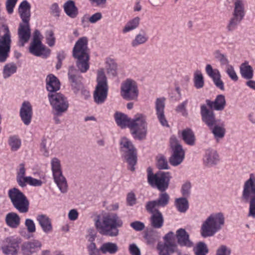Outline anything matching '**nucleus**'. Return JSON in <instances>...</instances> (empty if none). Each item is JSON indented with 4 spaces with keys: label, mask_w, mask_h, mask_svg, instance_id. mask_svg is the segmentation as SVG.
<instances>
[{
    "label": "nucleus",
    "mask_w": 255,
    "mask_h": 255,
    "mask_svg": "<svg viewBox=\"0 0 255 255\" xmlns=\"http://www.w3.org/2000/svg\"><path fill=\"white\" fill-rule=\"evenodd\" d=\"M51 164L55 183L62 193H66L68 185L61 171L60 160L57 158H53L51 160Z\"/></svg>",
    "instance_id": "nucleus-11"
},
{
    "label": "nucleus",
    "mask_w": 255,
    "mask_h": 255,
    "mask_svg": "<svg viewBox=\"0 0 255 255\" xmlns=\"http://www.w3.org/2000/svg\"><path fill=\"white\" fill-rule=\"evenodd\" d=\"M231 250L225 245L221 246L217 250L216 255H230Z\"/></svg>",
    "instance_id": "nucleus-56"
},
{
    "label": "nucleus",
    "mask_w": 255,
    "mask_h": 255,
    "mask_svg": "<svg viewBox=\"0 0 255 255\" xmlns=\"http://www.w3.org/2000/svg\"><path fill=\"white\" fill-rule=\"evenodd\" d=\"M46 89L50 93H56L60 88L59 80L54 75H48L46 79Z\"/></svg>",
    "instance_id": "nucleus-30"
},
{
    "label": "nucleus",
    "mask_w": 255,
    "mask_h": 255,
    "mask_svg": "<svg viewBox=\"0 0 255 255\" xmlns=\"http://www.w3.org/2000/svg\"><path fill=\"white\" fill-rule=\"evenodd\" d=\"M164 243H158L157 245V250L159 255H170L171 254L177 252V246L174 241V234L169 232L164 237Z\"/></svg>",
    "instance_id": "nucleus-14"
},
{
    "label": "nucleus",
    "mask_w": 255,
    "mask_h": 255,
    "mask_svg": "<svg viewBox=\"0 0 255 255\" xmlns=\"http://www.w3.org/2000/svg\"><path fill=\"white\" fill-rule=\"evenodd\" d=\"M170 147L172 151L169 158L170 164L174 166L180 164L185 157V152L177 138L172 136L170 139Z\"/></svg>",
    "instance_id": "nucleus-13"
},
{
    "label": "nucleus",
    "mask_w": 255,
    "mask_h": 255,
    "mask_svg": "<svg viewBox=\"0 0 255 255\" xmlns=\"http://www.w3.org/2000/svg\"><path fill=\"white\" fill-rule=\"evenodd\" d=\"M19 249V243L16 239L9 240L6 245L1 247L2 253L6 255H16Z\"/></svg>",
    "instance_id": "nucleus-29"
},
{
    "label": "nucleus",
    "mask_w": 255,
    "mask_h": 255,
    "mask_svg": "<svg viewBox=\"0 0 255 255\" xmlns=\"http://www.w3.org/2000/svg\"><path fill=\"white\" fill-rule=\"evenodd\" d=\"M138 95V90L135 81L128 79L121 86V96L126 100H135Z\"/></svg>",
    "instance_id": "nucleus-12"
},
{
    "label": "nucleus",
    "mask_w": 255,
    "mask_h": 255,
    "mask_svg": "<svg viewBox=\"0 0 255 255\" xmlns=\"http://www.w3.org/2000/svg\"><path fill=\"white\" fill-rule=\"evenodd\" d=\"M93 221L97 231L101 235L116 237L119 235L118 228L123 226V221L116 213L96 214Z\"/></svg>",
    "instance_id": "nucleus-1"
},
{
    "label": "nucleus",
    "mask_w": 255,
    "mask_h": 255,
    "mask_svg": "<svg viewBox=\"0 0 255 255\" xmlns=\"http://www.w3.org/2000/svg\"><path fill=\"white\" fill-rule=\"evenodd\" d=\"M130 227L136 231H141L144 228V224L140 221H134L130 223Z\"/></svg>",
    "instance_id": "nucleus-58"
},
{
    "label": "nucleus",
    "mask_w": 255,
    "mask_h": 255,
    "mask_svg": "<svg viewBox=\"0 0 255 255\" xmlns=\"http://www.w3.org/2000/svg\"><path fill=\"white\" fill-rule=\"evenodd\" d=\"M169 196L166 193H162L159 194L158 198L155 200L148 201L145 205V209L148 212H152L154 209L159 207H164L169 203Z\"/></svg>",
    "instance_id": "nucleus-16"
},
{
    "label": "nucleus",
    "mask_w": 255,
    "mask_h": 255,
    "mask_svg": "<svg viewBox=\"0 0 255 255\" xmlns=\"http://www.w3.org/2000/svg\"><path fill=\"white\" fill-rule=\"evenodd\" d=\"M87 43V38L81 37L76 42L73 49V56L77 59L76 66L82 73H85L89 69Z\"/></svg>",
    "instance_id": "nucleus-2"
},
{
    "label": "nucleus",
    "mask_w": 255,
    "mask_h": 255,
    "mask_svg": "<svg viewBox=\"0 0 255 255\" xmlns=\"http://www.w3.org/2000/svg\"><path fill=\"white\" fill-rule=\"evenodd\" d=\"M140 18L137 16L129 20L123 27L122 31L124 33H128L135 29L138 27Z\"/></svg>",
    "instance_id": "nucleus-41"
},
{
    "label": "nucleus",
    "mask_w": 255,
    "mask_h": 255,
    "mask_svg": "<svg viewBox=\"0 0 255 255\" xmlns=\"http://www.w3.org/2000/svg\"><path fill=\"white\" fill-rule=\"evenodd\" d=\"M196 255H206L208 250L206 244L203 242H199L194 249Z\"/></svg>",
    "instance_id": "nucleus-51"
},
{
    "label": "nucleus",
    "mask_w": 255,
    "mask_h": 255,
    "mask_svg": "<svg viewBox=\"0 0 255 255\" xmlns=\"http://www.w3.org/2000/svg\"><path fill=\"white\" fill-rule=\"evenodd\" d=\"M31 30L29 23H20L18 29L19 46L23 47L24 44L29 40Z\"/></svg>",
    "instance_id": "nucleus-20"
},
{
    "label": "nucleus",
    "mask_w": 255,
    "mask_h": 255,
    "mask_svg": "<svg viewBox=\"0 0 255 255\" xmlns=\"http://www.w3.org/2000/svg\"><path fill=\"white\" fill-rule=\"evenodd\" d=\"M191 184L189 182L185 183L182 187V193L184 196L187 197L190 193Z\"/></svg>",
    "instance_id": "nucleus-64"
},
{
    "label": "nucleus",
    "mask_w": 255,
    "mask_h": 255,
    "mask_svg": "<svg viewBox=\"0 0 255 255\" xmlns=\"http://www.w3.org/2000/svg\"><path fill=\"white\" fill-rule=\"evenodd\" d=\"M18 12L23 21L22 23H29L30 17V5L26 0H23L20 4Z\"/></svg>",
    "instance_id": "nucleus-28"
},
{
    "label": "nucleus",
    "mask_w": 255,
    "mask_h": 255,
    "mask_svg": "<svg viewBox=\"0 0 255 255\" xmlns=\"http://www.w3.org/2000/svg\"><path fill=\"white\" fill-rule=\"evenodd\" d=\"M225 217L221 212L211 214L203 222L201 234L204 238L213 236L221 230L225 224Z\"/></svg>",
    "instance_id": "nucleus-3"
},
{
    "label": "nucleus",
    "mask_w": 255,
    "mask_h": 255,
    "mask_svg": "<svg viewBox=\"0 0 255 255\" xmlns=\"http://www.w3.org/2000/svg\"><path fill=\"white\" fill-rule=\"evenodd\" d=\"M97 85L94 93V99L97 104H101L106 100L108 91L107 79L104 69L97 71Z\"/></svg>",
    "instance_id": "nucleus-6"
},
{
    "label": "nucleus",
    "mask_w": 255,
    "mask_h": 255,
    "mask_svg": "<svg viewBox=\"0 0 255 255\" xmlns=\"http://www.w3.org/2000/svg\"><path fill=\"white\" fill-rule=\"evenodd\" d=\"M246 13L245 4L243 1L237 0L234 3L233 16L243 20Z\"/></svg>",
    "instance_id": "nucleus-35"
},
{
    "label": "nucleus",
    "mask_w": 255,
    "mask_h": 255,
    "mask_svg": "<svg viewBox=\"0 0 255 255\" xmlns=\"http://www.w3.org/2000/svg\"><path fill=\"white\" fill-rule=\"evenodd\" d=\"M149 213L152 214L150 218L151 226L155 229L161 228L164 223V218L162 214L157 209H154L153 212Z\"/></svg>",
    "instance_id": "nucleus-27"
},
{
    "label": "nucleus",
    "mask_w": 255,
    "mask_h": 255,
    "mask_svg": "<svg viewBox=\"0 0 255 255\" xmlns=\"http://www.w3.org/2000/svg\"><path fill=\"white\" fill-rule=\"evenodd\" d=\"M17 0H7L6 1V8L7 12L11 14L13 12V8L15 6Z\"/></svg>",
    "instance_id": "nucleus-61"
},
{
    "label": "nucleus",
    "mask_w": 255,
    "mask_h": 255,
    "mask_svg": "<svg viewBox=\"0 0 255 255\" xmlns=\"http://www.w3.org/2000/svg\"><path fill=\"white\" fill-rule=\"evenodd\" d=\"M240 72L241 76L245 79L250 80L253 78V68L249 65L248 62H245L241 64L240 66Z\"/></svg>",
    "instance_id": "nucleus-36"
},
{
    "label": "nucleus",
    "mask_w": 255,
    "mask_h": 255,
    "mask_svg": "<svg viewBox=\"0 0 255 255\" xmlns=\"http://www.w3.org/2000/svg\"><path fill=\"white\" fill-rule=\"evenodd\" d=\"M175 205L180 212H185L188 208V202L185 198L176 199Z\"/></svg>",
    "instance_id": "nucleus-47"
},
{
    "label": "nucleus",
    "mask_w": 255,
    "mask_h": 255,
    "mask_svg": "<svg viewBox=\"0 0 255 255\" xmlns=\"http://www.w3.org/2000/svg\"><path fill=\"white\" fill-rule=\"evenodd\" d=\"M220 160V155L216 150L209 148L205 151L203 157V163L206 166L213 167L217 165Z\"/></svg>",
    "instance_id": "nucleus-18"
},
{
    "label": "nucleus",
    "mask_w": 255,
    "mask_h": 255,
    "mask_svg": "<svg viewBox=\"0 0 255 255\" xmlns=\"http://www.w3.org/2000/svg\"><path fill=\"white\" fill-rule=\"evenodd\" d=\"M46 38L47 43L50 46H53L55 44V37L54 33L52 30L47 31L46 34Z\"/></svg>",
    "instance_id": "nucleus-55"
},
{
    "label": "nucleus",
    "mask_w": 255,
    "mask_h": 255,
    "mask_svg": "<svg viewBox=\"0 0 255 255\" xmlns=\"http://www.w3.org/2000/svg\"><path fill=\"white\" fill-rule=\"evenodd\" d=\"M102 14L100 12H97L88 18V21L92 24L95 23L102 18Z\"/></svg>",
    "instance_id": "nucleus-59"
},
{
    "label": "nucleus",
    "mask_w": 255,
    "mask_h": 255,
    "mask_svg": "<svg viewBox=\"0 0 255 255\" xmlns=\"http://www.w3.org/2000/svg\"><path fill=\"white\" fill-rule=\"evenodd\" d=\"M206 104L212 109L219 111H223L226 104L225 97L222 94L219 95L214 101L206 100Z\"/></svg>",
    "instance_id": "nucleus-26"
},
{
    "label": "nucleus",
    "mask_w": 255,
    "mask_h": 255,
    "mask_svg": "<svg viewBox=\"0 0 255 255\" xmlns=\"http://www.w3.org/2000/svg\"><path fill=\"white\" fill-rule=\"evenodd\" d=\"M115 121L117 125L122 128L129 127L130 120L127 116L121 113H116L115 115Z\"/></svg>",
    "instance_id": "nucleus-39"
},
{
    "label": "nucleus",
    "mask_w": 255,
    "mask_h": 255,
    "mask_svg": "<svg viewBox=\"0 0 255 255\" xmlns=\"http://www.w3.org/2000/svg\"><path fill=\"white\" fill-rule=\"evenodd\" d=\"M20 116L24 125L28 126L30 124L32 117V107L28 101L22 103L20 109Z\"/></svg>",
    "instance_id": "nucleus-21"
},
{
    "label": "nucleus",
    "mask_w": 255,
    "mask_h": 255,
    "mask_svg": "<svg viewBox=\"0 0 255 255\" xmlns=\"http://www.w3.org/2000/svg\"><path fill=\"white\" fill-rule=\"evenodd\" d=\"M26 184L31 186L40 187L42 184V181L41 180L34 178L31 176H27L24 181V183H22L20 186L24 187L26 186Z\"/></svg>",
    "instance_id": "nucleus-49"
},
{
    "label": "nucleus",
    "mask_w": 255,
    "mask_h": 255,
    "mask_svg": "<svg viewBox=\"0 0 255 255\" xmlns=\"http://www.w3.org/2000/svg\"><path fill=\"white\" fill-rule=\"evenodd\" d=\"M212 128V132L216 140H219L224 138L226 133L225 125L222 124L220 125H214Z\"/></svg>",
    "instance_id": "nucleus-40"
},
{
    "label": "nucleus",
    "mask_w": 255,
    "mask_h": 255,
    "mask_svg": "<svg viewBox=\"0 0 255 255\" xmlns=\"http://www.w3.org/2000/svg\"><path fill=\"white\" fill-rule=\"evenodd\" d=\"M41 242L38 240L24 242L21 246V254L23 255H32L36 249L41 248Z\"/></svg>",
    "instance_id": "nucleus-24"
},
{
    "label": "nucleus",
    "mask_w": 255,
    "mask_h": 255,
    "mask_svg": "<svg viewBox=\"0 0 255 255\" xmlns=\"http://www.w3.org/2000/svg\"><path fill=\"white\" fill-rule=\"evenodd\" d=\"M7 195L13 206L20 213H25L28 211L29 201L25 195L16 188L10 189Z\"/></svg>",
    "instance_id": "nucleus-7"
},
{
    "label": "nucleus",
    "mask_w": 255,
    "mask_h": 255,
    "mask_svg": "<svg viewBox=\"0 0 255 255\" xmlns=\"http://www.w3.org/2000/svg\"><path fill=\"white\" fill-rule=\"evenodd\" d=\"M64 9L66 14L72 18H75L78 14V9L73 0L66 2L64 4Z\"/></svg>",
    "instance_id": "nucleus-38"
},
{
    "label": "nucleus",
    "mask_w": 255,
    "mask_h": 255,
    "mask_svg": "<svg viewBox=\"0 0 255 255\" xmlns=\"http://www.w3.org/2000/svg\"><path fill=\"white\" fill-rule=\"evenodd\" d=\"M205 71L207 74L212 79L216 87L224 91L225 90L224 84L221 80V75L219 70L213 69L210 64H207L205 67Z\"/></svg>",
    "instance_id": "nucleus-17"
},
{
    "label": "nucleus",
    "mask_w": 255,
    "mask_h": 255,
    "mask_svg": "<svg viewBox=\"0 0 255 255\" xmlns=\"http://www.w3.org/2000/svg\"><path fill=\"white\" fill-rule=\"evenodd\" d=\"M41 151L45 157H48L52 152L51 141L50 139L43 138L41 143Z\"/></svg>",
    "instance_id": "nucleus-42"
},
{
    "label": "nucleus",
    "mask_w": 255,
    "mask_h": 255,
    "mask_svg": "<svg viewBox=\"0 0 255 255\" xmlns=\"http://www.w3.org/2000/svg\"><path fill=\"white\" fill-rule=\"evenodd\" d=\"M6 32L0 39V62H4L6 60L10 48V35L8 27L5 28Z\"/></svg>",
    "instance_id": "nucleus-15"
},
{
    "label": "nucleus",
    "mask_w": 255,
    "mask_h": 255,
    "mask_svg": "<svg viewBox=\"0 0 255 255\" xmlns=\"http://www.w3.org/2000/svg\"><path fill=\"white\" fill-rule=\"evenodd\" d=\"M36 220L43 232L49 234L53 231V226L51 219L46 215L40 214L36 217Z\"/></svg>",
    "instance_id": "nucleus-23"
},
{
    "label": "nucleus",
    "mask_w": 255,
    "mask_h": 255,
    "mask_svg": "<svg viewBox=\"0 0 255 255\" xmlns=\"http://www.w3.org/2000/svg\"><path fill=\"white\" fill-rule=\"evenodd\" d=\"M77 70L73 66L69 67L68 77L72 86L74 88V92L75 93L81 87V84L79 82L80 77L77 75Z\"/></svg>",
    "instance_id": "nucleus-32"
},
{
    "label": "nucleus",
    "mask_w": 255,
    "mask_h": 255,
    "mask_svg": "<svg viewBox=\"0 0 255 255\" xmlns=\"http://www.w3.org/2000/svg\"><path fill=\"white\" fill-rule=\"evenodd\" d=\"M135 195L132 192L128 193L127 197V201L128 205L132 206L136 203Z\"/></svg>",
    "instance_id": "nucleus-63"
},
{
    "label": "nucleus",
    "mask_w": 255,
    "mask_h": 255,
    "mask_svg": "<svg viewBox=\"0 0 255 255\" xmlns=\"http://www.w3.org/2000/svg\"><path fill=\"white\" fill-rule=\"evenodd\" d=\"M26 169L23 163L19 165L17 169L16 179L17 183L19 186L22 183H24L25 179L27 177L25 176Z\"/></svg>",
    "instance_id": "nucleus-45"
},
{
    "label": "nucleus",
    "mask_w": 255,
    "mask_h": 255,
    "mask_svg": "<svg viewBox=\"0 0 255 255\" xmlns=\"http://www.w3.org/2000/svg\"><path fill=\"white\" fill-rule=\"evenodd\" d=\"M242 200L249 204L248 217L255 218V174H251L248 179L245 181L242 194Z\"/></svg>",
    "instance_id": "nucleus-4"
},
{
    "label": "nucleus",
    "mask_w": 255,
    "mask_h": 255,
    "mask_svg": "<svg viewBox=\"0 0 255 255\" xmlns=\"http://www.w3.org/2000/svg\"><path fill=\"white\" fill-rule=\"evenodd\" d=\"M5 222L8 227L14 229L20 225V218L16 213L9 212L5 216Z\"/></svg>",
    "instance_id": "nucleus-34"
},
{
    "label": "nucleus",
    "mask_w": 255,
    "mask_h": 255,
    "mask_svg": "<svg viewBox=\"0 0 255 255\" xmlns=\"http://www.w3.org/2000/svg\"><path fill=\"white\" fill-rule=\"evenodd\" d=\"M8 144L12 151H16L21 146V140L17 136H11L8 139Z\"/></svg>",
    "instance_id": "nucleus-50"
},
{
    "label": "nucleus",
    "mask_w": 255,
    "mask_h": 255,
    "mask_svg": "<svg viewBox=\"0 0 255 255\" xmlns=\"http://www.w3.org/2000/svg\"><path fill=\"white\" fill-rule=\"evenodd\" d=\"M226 72L232 80L234 81H237L238 80V76L234 67L232 65H228L226 66Z\"/></svg>",
    "instance_id": "nucleus-53"
},
{
    "label": "nucleus",
    "mask_w": 255,
    "mask_h": 255,
    "mask_svg": "<svg viewBox=\"0 0 255 255\" xmlns=\"http://www.w3.org/2000/svg\"><path fill=\"white\" fill-rule=\"evenodd\" d=\"M120 146L124 157L129 165L130 166V169L131 171H134L135 169L134 166L136 163V153L135 147L130 140L126 137L121 138Z\"/></svg>",
    "instance_id": "nucleus-8"
},
{
    "label": "nucleus",
    "mask_w": 255,
    "mask_h": 255,
    "mask_svg": "<svg viewBox=\"0 0 255 255\" xmlns=\"http://www.w3.org/2000/svg\"><path fill=\"white\" fill-rule=\"evenodd\" d=\"M201 115L202 121L210 128L216 123L215 115L212 110L208 109L205 105L201 106Z\"/></svg>",
    "instance_id": "nucleus-22"
},
{
    "label": "nucleus",
    "mask_w": 255,
    "mask_h": 255,
    "mask_svg": "<svg viewBox=\"0 0 255 255\" xmlns=\"http://www.w3.org/2000/svg\"><path fill=\"white\" fill-rule=\"evenodd\" d=\"M157 166L160 169H168L169 166L166 158L163 156H159L157 158Z\"/></svg>",
    "instance_id": "nucleus-52"
},
{
    "label": "nucleus",
    "mask_w": 255,
    "mask_h": 255,
    "mask_svg": "<svg viewBox=\"0 0 255 255\" xmlns=\"http://www.w3.org/2000/svg\"><path fill=\"white\" fill-rule=\"evenodd\" d=\"M48 97L55 115L60 116L67 111L69 103L67 98L63 95L59 93H49Z\"/></svg>",
    "instance_id": "nucleus-10"
},
{
    "label": "nucleus",
    "mask_w": 255,
    "mask_h": 255,
    "mask_svg": "<svg viewBox=\"0 0 255 255\" xmlns=\"http://www.w3.org/2000/svg\"><path fill=\"white\" fill-rule=\"evenodd\" d=\"M188 101L187 100H185L180 104H179L176 108V111L178 112L181 113L183 116L187 115L186 110V106L188 104Z\"/></svg>",
    "instance_id": "nucleus-60"
},
{
    "label": "nucleus",
    "mask_w": 255,
    "mask_h": 255,
    "mask_svg": "<svg viewBox=\"0 0 255 255\" xmlns=\"http://www.w3.org/2000/svg\"><path fill=\"white\" fill-rule=\"evenodd\" d=\"M29 51L32 54L36 56L42 55L47 56L50 53V50L46 48L42 43L31 42Z\"/></svg>",
    "instance_id": "nucleus-25"
},
{
    "label": "nucleus",
    "mask_w": 255,
    "mask_h": 255,
    "mask_svg": "<svg viewBox=\"0 0 255 255\" xmlns=\"http://www.w3.org/2000/svg\"><path fill=\"white\" fill-rule=\"evenodd\" d=\"M216 58L220 61L222 65H226V66L228 65H229V61L225 54L221 53L219 52H217Z\"/></svg>",
    "instance_id": "nucleus-57"
},
{
    "label": "nucleus",
    "mask_w": 255,
    "mask_h": 255,
    "mask_svg": "<svg viewBox=\"0 0 255 255\" xmlns=\"http://www.w3.org/2000/svg\"><path fill=\"white\" fill-rule=\"evenodd\" d=\"M242 20V19L233 16L229 19L227 24L226 29L227 31L230 32L234 31L237 29L238 25L240 23Z\"/></svg>",
    "instance_id": "nucleus-48"
},
{
    "label": "nucleus",
    "mask_w": 255,
    "mask_h": 255,
    "mask_svg": "<svg viewBox=\"0 0 255 255\" xmlns=\"http://www.w3.org/2000/svg\"><path fill=\"white\" fill-rule=\"evenodd\" d=\"M182 135L183 139L187 144L190 145H193L195 144V136L191 129L187 128L183 130Z\"/></svg>",
    "instance_id": "nucleus-43"
},
{
    "label": "nucleus",
    "mask_w": 255,
    "mask_h": 255,
    "mask_svg": "<svg viewBox=\"0 0 255 255\" xmlns=\"http://www.w3.org/2000/svg\"><path fill=\"white\" fill-rule=\"evenodd\" d=\"M100 250L104 255H115L119 251V248L117 243L107 242L101 245Z\"/></svg>",
    "instance_id": "nucleus-33"
},
{
    "label": "nucleus",
    "mask_w": 255,
    "mask_h": 255,
    "mask_svg": "<svg viewBox=\"0 0 255 255\" xmlns=\"http://www.w3.org/2000/svg\"><path fill=\"white\" fill-rule=\"evenodd\" d=\"M17 66L15 63H10L6 64L3 69V77L4 79L9 78L12 74L15 73Z\"/></svg>",
    "instance_id": "nucleus-46"
},
{
    "label": "nucleus",
    "mask_w": 255,
    "mask_h": 255,
    "mask_svg": "<svg viewBox=\"0 0 255 255\" xmlns=\"http://www.w3.org/2000/svg\"><path fill=\"white\" fill-rule=\"evenodd\" d=\"M176 238L178 243L181 246L191 247L193 246L192 242L189 240V234L183 229H180L176 231Z\"/></svg>",
    "instance_id": "nucleus-31"
},
{
    "label": "nucleus",
    "mask_w": 255,
    "mask_h": 255,
    "mask_svg": "<svg viewBox=\"0 0 255 255\" xmlns=\"http://www.w3.org/2000/svg\"><path fill=\"white\" fill-rule=\"evenodd\" d=\"M25 225L29 233H33L35 232V225L32 220L26 219L25 221Z\"/></svg>",
    "instance_id": "nucleus-54"
},
{
    "label": "nucleus",
    "mask_w": 255,
    "mask_h": 255,
    "mask_svg": "<svg viewBox=\"0 0 255 255\" xmlns=\"http://www.w3.org/2000/svg\"><path fill=\"white\" fill-rule=\"evenodd\" d=\"M193 82L195 87L197 89H201L204 86V80L202 72L197 70L194 73Z\"/></svg>",
    "instance_id": "nucleus-44"
},
{
    "label": "nucleus",
    "mask_w": 255,
    "mask_h": 255,
    "mask_svg": "<svg viewBox=\"0 0 255 255\" xmlns=\"http://www.w3.org/2000/svg\"><path fill=\"white\" fill-rule=\"evenodd\" d=\"M147 171V182L151 187H156L161 192L168 188L171 178L169 172L159 171L154 174L150 168H148Z\"/></svg>",
    "instance_id": "nucleus-5"
},
{
    "label": "nucleus",
    "mask_w": 255,
    "mask_h": 255,
    "mask_svg": "<svg viewBox=\"0 0 255 255\" xmlns=\"http://www.w3.org/2000/svg\"><path fill=\"white\" fill-rule=\"evenodd\" d=\"M128 250L131 255H141L140 249L134 243L129 245Z\"/></svg>",
    "instance_id": "nucleus-62"
},
{
    "label": "nucleus",
    "mask_w": 255,
    "mask_h": 255,
    "mask_svg": "<svg viewBox=\"0 0 255 255\" xmlns=\"http://www.w3.org/2000/svg\"><path fill=\"white\" fill-rule=\"evenodd\" d=\"M164 98H158L155 102V109L157 118L162 126L168 127V123L164 115L165 108Z\"/></svg>",
    "instance_id": "nucleus-19"
},
{
    "label": "nucleus",
    "mask_w": 255,
    "mask_h": 255,
    "mask_svg": "<svg viewBox=\"0 0 255 255\" xmlns=\"http://www.w3.org/2000/svg\"><path fill=\"white\" fill-rule=\"evenodd\" d=\"M148 40V36L147 33L142 31L138 32L135 36L134 38L131 42V46L133 47H136L139 45L145 44Z\"/></svg>",
    "instance_id": "nucleus-37"
},
{
    "label": "nucleus",
    "mask_w": 255,
    "mask_h": 255,
    "mask_svg": "<svg viewBox=\"0 0 255 255\" xmlns=\"http://www.w3.org/2000/svg\"><path fill=\"white\" fill-rule=\"evenodd\" d=\"M129 128L135 138L139 140L145 138L147 129L146 119L143 115H136L134 119L130 121Z\"/></svg>",
    "instance_id": "nucleus-9"
}]
</instances>
